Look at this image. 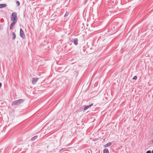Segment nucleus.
<instances>
[{
    "mask_svg": "<svg viewBox=\"0 0 153 153\" xmlns=\"http://www.w3.org/2000/svg\"><path fill=\"white\" fill-rule=\"evenodd\" d=\"M65 16H67V15H66V14L65 15Z\"/></svg>",
    "mask_w": 153,
    "mask_h": 153,
    "instance_id": "19",
    "label": "nucleus"
},
{
    "mask_svg": "<svg viewBox=\"0 0 153 153\" xmlns=\"http://www.w3.org/2000/svg\"><path fill=\"white\" fill-rule=\"evenodd\" d=\"M152 135H153V133H152Z\"/></svg>",
    "mask_w": 153,
    "mask_h": 153,
    "instance_id": "21",
    "label": "nucleus"
},
{
    "mask_svg": "<svg viewBox=\"0 0 153 153\" xmlns=\"http://www.w3.org/2000/svg\"><path fill=\"white\" fill-rule=\"evenodd\" d=\"M38 79V78H33L32 81L33 84H35L37 81Z\"/></svg>",
    "mask_w": 153,
    "mask_h": 153,
    "instance_id": "4",
    "label": "nucleus"
},
{
    "mask_svg": "<svg viewBox=\"0 0 153 153\" xmlns=\"http://www.w3.org/2000/svg\"><path fill=\"white\" fill-rule=\"evenodd\" d=\"M93 105V104H91L90 105H88L86 106L85 108H84V110L85 111L88 108L91 107Z\"/></svg>",
    "mask_w": 153,
    "mask_h": 153,
    "instance_id": "6",
    "label": "nucleus"
},
{
    "mask_svg": "<svg viewBox=\"0 0 153 153\" xmlns=\"http://www.w3.org/2000/svg\"><path fill=\"white\" fill-rule=\"evenodd\" d=\"M20 36L23 38H24L25 37L24 31L21 28L20 29Z\"/></svg>",
    "mask_w": 153,
    "mask_h": 153,
    "instance_id": "3",
    "label": "nucleus"
},
{
    "mask_svg": "<svg viewBox=\"0 0 153 153\" xmlns=\"http://www.w3.org/2000/svg\"><path fill=\"white\" fill-rule=\"evenodd\" d=\"M7 6L6 4H0V8H4L6 7Z\"/></svg>",
    "mask_w": 153,
    "mask_h": 153,
    "instance_id": "8",
    "label": "nucleus"
},
{
    "mask_svg": "<svg viewBox=\"0 0 153 153\" xmlns=\"http://www.w3.org/2000/svg\"><path fill=\"white\" fill-rule=\"evenodd\" d=\"M65 16H67V15H66V14L65 15Z\"/></svg>",
    "mask_w": 153,
    "mask_h": 153,
    "instance_id": "20",
    "label": "nucleus"
},
{
    "mask_svg": "<svg viewBox=\"0 0 153 153\" xmlns=\"http://www.w3.org/2000/svg\"><path fill=\"white\" fill-rule=\"evenodd\" d=\"M146 153H151L150 151H148L146 152Z\"/></svg>",
    "mask_w": 153,
    "mask_h": 153,
    "instance_id": "15",
    "label": "nucleus"
},
{
    "mask_svg": "<svg viewBox=\"0 0 153 153\" xmlns=\"http://www.w3.org/2000/svg\"><path fill=\"white\" fill-rule=\"evenodd\" d=\"M16 4H17V5L18 6H19V5H20V3L19 2L17 1H16Z\"/></svg>",
    "mask_w": 153,
    "mask_h": 153,
    "instance_id": "13",
    "label": "nucleus"
},
{
    "mask_svg": "<svg viewBox=\"0 0 153 153\" xmlns=\"http://www.w3.org/2000/svg\"><path fill=\"white\" fill-rule=\"evenodd\" d=\"M78 39H74V43L75 45H77L78 43Z\"/></svg>",
    "mask_w": 153,
    "mask_h": 153,
    "instance_id": "7",
    "label": "nucleus"
},
{
    "mask_svg": "<svg viewBox=\"0 0 153 153\" xmlns=\"http://www.w3.org/2000/svg\"><path fill=\"white\" fill-rule=\"evenodd\" d=\"M152 143H153V140H152Z\"/></svg>",
    "mask_w": 153,
    "mask_h": 153,
    "instance_id": "17",
    "label": "nucleus"
},
{
    "mask_svg": "<svg viewBox=\"0 0 153 153\" xmlns=\"http://www.w3.org/2000/svg\"><path fill=\"white\" fill-rule=\"evenodd\" d=\"M24 100L23 99H20L18 100L14 101L12 104V105L13 106L16 105H19L23 102Z\"/></svg>",
    "mask_w": 153,
    "mask_h": 153,
    "instance_id": "2",
    "label": "nucleus"
},
{
    "mask_svg": "<svg viewBox=\"0 0 153 153\" xmlns=\"http://www.w3.org/2000/svg\"><path fill=\"white\" fill-rule=\"evenodd\" d=\"M152 153H153V150L152 151Z\"/></svg>",
    "mask_w": 153,
    "mask_h": 153,
    "instance_id": "18",
    "label": "nucleus"
},
{
    "mask_svg": "<svg viewBox=\"0 0 153 153\" xmlns=\"http://www.w3.org/2000/svg\"><path fill=\"white\" fill-rule=\"evenodd\" d=\"M137 78V76H134L133 78V79H135L136 80Z\"/></svg>",
    "mask_w": 153,
    "mask_h": 153,
    "instance_id": "14",
    "label": "nucleus"
},
{
    "mask_svg": "<svg viewBox=\"0 0 153 153\" xmlns=\"http://www.w3.org/2000/svg\"><path fill=\"white\" fill-rule=\"evenodd\" d=\"M11 19L12 21L17 22V18L16 13H13L12 14Z\"/></svg>",
    "mask_w": 153,
    "mask_h": 153,
    "instance_id": "1",
    "label": "nucleus"
},
{
    "mask_svg": "<svg viewBox=\"0 0 153 153\" xmlns=\"http://www.w3.org/2000/svg\"><path fill=\"white\" fill-rule=\"evenodd\" d=\"M1 83H0V88L1 87Z\"/></svg>",
    "mask_w": 153,
    "mask_h": 153,
    "instance_id": "16",
    "label": "nucleus"
},
{
    "mask_svg": "<svg viewBox=\"0 0 153 153\" xmlns=\"http://www.w3.org/2000/svg\"><path fill=\"white\" fill-rule=\"evenodd\" d=\"M12 37L13 39H14L16 38V35L15 33L13 32L12 33Z\"/></svg>",
    "mask_w": 153,
    "mask_h": 153,
    "instance_id": "11",
    "label": "nucleus"
},
{
    "mask_svg": "<svg viewBox=\"0 0 153 153\" xmlns=\"http://www.w3.org/2000/svg\"><path fill=\"white\" fill-rule=\"evenodd\" d=\"M37 136H35L34 137H32L31 138V140H35V139L37 138Z\"/></svg>",
    "mask_w": 153,
    "mask_h": 153,
    "instance_id": "12",
    "label": "nucleus"
},
{
    "mask_svg": "<svg viewBox=\"0 0 153 153\" xmlns=\"http://www.w3.org/2000/svg\"><path fill=\"white\" fill-rule=\"evenodd\" d=\"M103 153H109V151L108 149H105L103 151Z\"/></svg>",
    "mask_w": 153,
    "mask_h": 153,
    "instance_id": "10",
    "label": "nucleus"
},
{
    "mask_svg": "<svg viewBox=\"0 0 153 153\" xmlns=\"http://www.w3.org/2000/svg\"><path fill=\"white\" fill-rule=\"evenodd\" d=\"M16 22H17L13 21V22L12 23L10 27V29L11 30L13 28V26H14Z\"/></svg>",
    "mask_w": 153,
    "mask_h": 153,
    "instance_id": "5",
    "label": "nucleus"
},
{
    "mask_svg": "<svg viewBox=\"0 0 153 153\" xmlns=\"http://www.w3.org/2000/svg\"><path fill=\"white\" fill-rule=\"evenodd\" d=\"M111 144H112V143H111V142L109 143H108L106 144V145H105L104 146V147H108V146H110V145H111Z\"/></svg>",
    "mask_w": 153,
    "mask_h": 153,
    "instance_id": "9",
    "label": "nucleus"
}]
</instances>
